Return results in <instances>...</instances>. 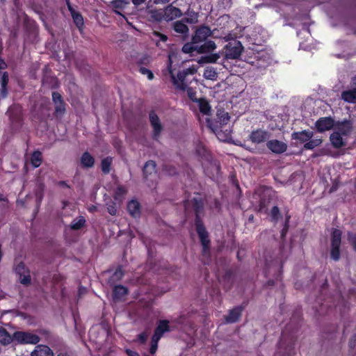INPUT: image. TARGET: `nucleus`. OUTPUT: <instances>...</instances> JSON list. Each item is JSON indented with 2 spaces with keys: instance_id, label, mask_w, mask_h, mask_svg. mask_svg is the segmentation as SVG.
Wrapping results in <instances>:
<instances>
[{
  "instance_id": "nucleus-1",
  "label": "nucleus",
  "mask_w": 356,
  "mask_h": 356,
  "mask_svg": "<svg viewBox=\"0 0 356 356\" xmlns=\"http://www.w3.org/2000/svg\"><path fill=\"white\" fill-rule=\"evenodd\" d=\"M176 55L175 54H170L168 56V72L170 74L174 86L179 89L184 90L186 88L187 83L185 80V77L188 74H193L197 72V68L195 66H192L178 73L177 76L174 74V70L172 68V63Z\"/></svg>"
},
{
  "instance_id": "nucleus-2",
  "label": "nucleus",
  "mask_w": 356,
  "mask_h": 356,
  "mask_svg": "<svg viewBox=\"0 0 356 356\" xmlns=\"http://www.w3.org/2000/svg\"><path fill=\"white\" fill-rule=\"evenodd\" d=\"M216 47V43L211 40L206 41L201 45L197 44V54H209L207 56L201 57L198 60V63L200 64L216 63L220 58V53L212 54Z\"/></svg>"
},
{
  "instance_id": "nucleus-3",
  "label": "nucleus",
  "mask_w": 356,
  "mask_h": 356,
  "mask_svg": "<svg viewBox=\"0 0 356 356\" xmlns=\"http://www.w3.org/2000/svg\"><path fill=\"white\" fill-rule=\"evenodd\" d=\"M225 58L227 59L238 58L242 52V45L240 42L234 40L225 47Z\"/></svg>"
},
{
  "instance_id": "nucleus-4",
  "label": "nucleus",
  "mask_w": 356,
  "mask_h": 356,
  "mask_svg": "<svg viewBox=\"0 0 356 356\" xmlns=\"http://www.w3.org/2000/svg\"><path fill=\"white\" fill-rule=\"evenodd\" d=\"M13 339L18 343L35 344L39 341V337L36 334L25 332H16L13 334Z\"/></svg>"
},
{
  "instance_id": "nucleus-5",
  "label": "nucleus",
  "mask_w": 356,
  "mask_h": 356,
  "mask_svg": "<svg viewBox=\"0 0 356 356\" xmlns=\"http://www.w3.org/2000/svg\"><path fill=\"white\" fill-rule=\"evenodd\" d=\"M341 232L335 229L332 232L331 241V257L334 260L339 258V246L341 244Z\"/></svg>"
},
{
  "instance_id": "nucleus-6",
  "label": "nucleus",
  "mask_w": 356,
  "mask_h": 356,
  "mask_svg": "<svg viewBox=\"0 0 356 356\" xmlns=\"http://www.w3.org/2000/svg\"><path fill=\"white\" fill-rule=\"evenodd\" d=\"M143 173L147 180L151 181H156L157 179V172L156 170V163L153 161H147L143 168Z\"/></svg>"
},
{
  "instance_id": "nucleus-7",
  "label": "nucleus",
  "mask_w": 356,
  "mask_h": 356,
  "mask_svg": "<svg viewBox=\"0 0 356 356\" xmlns=\"http://www.w3.org/2000/svg\"><path fill=\"white\" fill-rule=\"evenodd\" d=\"M15 272L19 275V279L22 284H29L30 283V273L23 263H19L16 266Z\"/></svg>"
},
{
  "instance_id": "nucleus-8",
  "label": "nucleus",
  "mask_w": 356,
  "mask_h": 356,
  "mask_svg": "<svg viewBox=\"0 0 356 356\" xmlns=\"http://www.w3.org/2000/svg\"><path fill=\"white\" fill-rule=\"evenodd\" d=\"M196 102L202 115V118L204 117L207 125L211 126V122L209 118L211 113V106L209 102L204 99H199Z\"/></svg>"
},
{
  "instance_id": "nucleus-9",
  "label": "nucleus",
  "mask_w": 356,
  "mask_h": 356,
  "mask_svg": "<svg viewBox=\"0 0 356 356\" xmlns=\"http://www.w3.org/2000/svg\"><path fill=\"white\" fill-rule=\"evenodd\" d=\"M316 127L320 132H323L334 128L335 123L331 118H321L316 122Z\"/></svg>"
},
{
  "instance_id": "nucleus-10",
  "label": "nucleus",
  "mask_w": 356,
  "mask_h": 356,
  "mask_svg": "<svg viewBox=\"0 0 356 356\" xmlns=\"http://www.w3.org/2000/svg\"><path fill=\"white\" fill-rule=\"evenodd\" d=\"M211 35L210 29L207 26H202L197 29L193 37V43H200Z\"/></svg>"
},
{
  "instance_id": "nucleus-11",
  "label": "nucleus",
  "mask_w": 356,
  "mask_h": 356,
  "mask_svg": "<svg viewBox=\"0 0 356 356\" xmlns=\"http://www.w3.org/2000/svg\"><path fill=\"white\" fill-rule=\"evenodd\" d=\"M196 228L199 237L202 242V246L204 249L206 250L207 248H208L209 244V240L208 238L207 232L199 220H197L196 222Z\"/></svg>"
},
{
  "instance_id": "nucleus-12",
  "label": "nucleus",
  "mask_w": 356,
  "mask_h": 356,
  "mask_svg": "<svg viewBox=\"0 0 356 356\" xmlns=\"http://www.w3.org/2000/svg\"><path fill=\"white\" fill-rule=\"evenodd\" d=\"M169 330L168 321H161L158 325L154 334L153 335V342L158 343L162 334Z\"/></svg>"
},
{
  "instance_id": "nucleus-13",
  "label": "nucleus",
  "mask_w": 356,
  "mask_h": 356,
  "mask_svg": "<svg viewBox=\"0 0 356 356\" xmlns=\"http://www.w3.org/2000/svg\"><path fill=\"white\" fill-rule=\"evenodd\" d=\"M268 147L275 153H282L286 149V145L277 140H270L267 143Z\"/></svg>"
},
{
  "instance_id": "nucleus-14",
  "label": "nucleus",
  "mask_w": 356,
  "mask_h": 356,
  "mask_svg": "<svg viewBox=\"0 0 356 356\" xmlns=\"http://www.w3.org/2000/svg\"><path fill=\"white\" fill-rule=\"evenodd\" d=\"M352 129V124L348 121L337 122L334 125V131H339L341 135L346 136L348 134Z\"/></svg>"
},
{
  "instance_id": "nucleus-15",
  "label": "nucleus",
  "mask_w": 356,
  "mask_h": 356,
  "mask_svg": "<svg viewBox=\"0 0 356 356\" xmlns=\"http://www.w3.org/2000/svg\"><path fill=\"white\" fill-rule=\"evenodd\" d=\"M212 131L215 133L217 138L220 141H228L230 138V130L229 129H226L225 131H222L220 128L218 127H213L212 124L211 126H208Z\"/></svg>"
},
{
  "instance_id": "nucleus-16",
  "label": "nucleus",
  "mask_w": 356,
  "mask_h": 356,
  "mask_svg": "<svg viewBox=\"0 0 356 356\" xmlns=\"http://www.w3.org/2000/svg\"><path fill=\"white\" fill-rule=\"evenodd\" d=\"M52 99L55 104L56 113L62 115L65 112V105L61 99V96L58 92H53Z\"/></svg>"
},
{
  "instance_id": "nucleus-17",
  "label": "nucleus",
  "mask_w": 356,
  "mask_h": 356,
  "mask_svg": "<svg viewBox=\"0 0 356 356\" xmlns=\"http://www.w3.org/2000/svg\"><path fill=\"white\" fill-rule=\"evenodd\" d=\"M313 136V133L309 131H302L299 132H295L292 134V138L294 140H297L300 143H307L312 137Z\"/></svg>"
},
{
  "instance_id": "nucleus-18",
  "label": "nucleus",
  "mask_w": 356,
  "mask_h": 356,
  "mask_svg": "<svg viewBox=\"0 0 356 356\" xmlns=\"http://www.w3.org/2000/svg\"><path fill=\"white\" fill-rule=\"evenodd\" d=\"M149 120L154 130V134L155 136H156L160 134L162 129L160 120L158 116L154 112L149 113Z\"/></svg>"
},
{
  "instance_id": "nucleus-19",
  "label": "nucleus",
  "mask_w": 356,
  "mask_h": 356,
  "mask_svg": "<svg viewBox=\"0 0 356 356\" xmlns=\"http://www.w3.org/2000/svg\"><path fill=\"white\" fill-rule=\"evenodd\" d=\"M51 350L46 346H38L31 353V356H53Z\"/></svg>"
},
{
  "instance_id": "nucleus-20",
  "label": "nucleus",
  "mask_w": 356,
  "mask_h": 356,
  "mask_svg": "<svg viewBox=\"0 0 356 356\" xmlns=\"http://www.w3.org/2000/svg\"><path fill=\"white\" fill-rule=\"evenodd\" d=\"M268 138V135L266 131L257 130L253 131L250 135V139L253 143H259L264 142Z\"/></svg>"
},
{
  "instance_id": "nucleus-21",
  "label": "nucleus",
  "mask_w": 356,
  "mask_h": 356,
  "mask_svg": "<svg viewBox=\"0 0 356 356\" xmlns=\"http://www.w3.org/2000/svg\"><path fill=\"white\" fill-rule=\"evenodd\" d=\"M332 145L336 147L339 148L344 145V142L342 138V135L339 131H334L330 137Z\"/></svg>"
},
{
  "instance_id": "nucleus-22",
  "label": "nucleus",
  "mask_w": 356,
  "mask_h": 356,
  "mask_svg": "<svg viewBox=\"0 0 356 356\" xmlns=\"http://www.w3.org/2000/svg\"><path fill=\"white\" fill-rule=\"evenodd\" d=\"M127 209L129 213L134 217H137L140 215V204L136 200H131L128 203Z\"/></svg>"
},
{
  "instance_id": "nucleus-23",
  "label": "nucleus",
  "mask_w": 356,
  "mask_h": 356,
  "mask_svg": "<svg viewBox=\"0 0 356 356\" xmlns=\"http://www.w3.org/2000/svg\"><path fill=\"white\" fill-rule=\"evenodd\" d=\"M341 98L348 103H356V89L346 90L342 92Z\"/></svg>"
},
{
  "instance_id": "nucleus-24",
  "label": "nucleus",
  "mask_w": 356,
  "mask_h": 356,
  "mask_svg": "<svg viewBox=\"0 0 356 356\" xmlns=\"http://www.w3.org/2000/svg\"><path fill=\"white\" fill-rule=\"evenodd\" d=\"M241 314V309L239 307L234 308L229 313L228 316L226 317V322L227 323H235L236 322Z\"/></svg>"
},
{
  "instance_id": "nucleus-25",
  "label": "nucleus",
  "mask_w": 356,
  "mask_h": 356,
  "mask_svg": "<svg viewBox=\"0 0 356 356\" xmlns=\"http://www.w3.org/2000/svg\"><path fill=\"white\" fill-rule=\"evenodd\" d=\"M95 159L88 152H85L81 157V163L83 167L90 168L93 166Z\"/></svg>"
},
{
  "instance_id": "nucleus-26",
  "label": "nucleus",
  "mask_w": 356,
  "mask_h": 356,
  "mask_svg": "<svg viewBox=\"0 0 356 356\" xmlns=\"http://www.w3.org/2000/svg\"><path fill=\"white\" fill-rule=\"evenodd\" d=\"M203 76L208 80L216 81L218 79V72L212 67H207L204 69Z\"/></svg>"
},
{
  "instance_id": "nucleus-27",
  "label": "nucleus",
  "mask_w": 356,
  "mask_h": 356,
  "mask_svg": "<svg viewBox=\"0 0 356 356\" xmlns=\"http://www.w3.org/2000/svg\"><path fill=\"white\" fill-rule=\"evenodd\" d=\"M13 339L8 332L2 327H0V343L3 345L10 343Z\"/></svg>"
},
{
  "instance_id": "nucleus-28",
  "label": "nucleus",
  "mask_w": 356,
  "mask_h": 356,
  "mask_svg": "<svg viewBox=\"0 0 356 356\" xmlns=\"http://www.w3.org/2000/svg\"><path fill=\"white\" fill-rule=\"evenodd\" d=\"M68 7H69L70 10L71 11L72 17L73 20H74V23L76 24V26L79 29H81L83 26V19L82 16L79 13H78L75 12L74 10H72L69 4H68Z\"/></svg>"
},
{
  "instance_id": "nucleus-29",
  "label": "nucleus",
  "mask_w": 356,
  "mask_h": 356,
  "mask_svg": "<svg viewBox=\"0 0 356 356\" xmlns=\"http://www.w3.org/2000/svg\"><path fill=\"white\" fill-rule=\"evenodd\" d=\"M217 117L218 122L221 125H227L230 120V116L229 113L225 111H218Z\"/></svg>"
},
{
  "instance_id": "nucleus-30",
  "label": "nucleus",
  "mask_w": 356,
  "mask_h": 356,
  "mask_svg": "<svg viewBox=\"0 0 356 356\" xmlns=\"http://www.w3.org/2000/svg\"><path fill=\"white\" fill-rule=\"evenodd\" d=\"M181 13L180 11V10L175 7L169 6L165 10V15H166L167 18H168L170 19H172L174 17H178L181 16Z\"/></svg>"
},
{
  "instance_id": "nucleus-31",
  "label": "nucleus",
  "mask_w": 356,
  "mask_h": 356,
  "mask_svg": "<svg viewBox=\"0 0 356 356\" xmlns=\"http://www.w3.org/2000/svg\"><path fill=\"white\" fill-rule=\"evenodd\" d=\"M31 162L33 167L37 168L42 163V155L40 152H34L31 157Z\"/></svg>"
},
{
  "instance_id": "nucleus-32",
  "label": "nucleus",
  "mask_w": 356,
  "mask_h": 356,
  "mask_svg": "<svg viewBox=\"0 0 356 356\" xmlns=\"http://www.w3.org/2000/svg\"><path fill=\"white\" fill-rule=\"evenodd\" d=\"M113 293L115 298L121 299L127 293V289L123 286H116L114 288Z\"/></svg>"
},
{
  "instance_id": "nucleus-33",
  "label": "nucleus",
  "mask_w": 356,
  "mask_h": 356,
  "mask_svg": "<svg viewBox=\"0 0 356 356\" xmlns=\"http://www.w3.org/2000/svg\"><path fill=\"white\" fill-rule=\"evenodd\" d=\"M322 143L321 138L310 139L305 144V147L308 149H312L316 147L319 146Z\"/></svg>"
},
{
  "instance_id": "nucleus-34",
  "label": "nucleus",
  "mask_w": 356,
  "mask_h": 356,
  "mask_svg": "<svg viewBox=\"0 0 356 356\" xmlns=\"http://www.w3.org/2000/svg\"><path fill=\"white\" fill-rule=\"evenodd\" d=\"M197 43H193V41L192 40L191 43H187L184 45L182 51L186 54H191L195 51L197 52Z\"/></svg>"
},
{
  "instance_id": "nucleus-35",
  "label": "nucleus",
  "mask_w": 356,
  "mask_h": 356,
  "mask_svg": "<svg viewBox=\"0 0 356 356\" xmlns=\"http://www.w3.org/2000/svg\"><path fill=\"white\" fill-rule=\"evenodd\" d=\"M174 29L176 32L180 33H184L188 31L187 26L181 22H175L174 25Z\"/></svg>"
},
{
  "instance_id": "nucleus-36",
  "label": "nucleus",
  "mask_w": 356,
  "mask_h": 356,
  "mask_svg": "<svg viewBox=\"0 0 356 356\" xmlns=\"http://www.w3.org/2000/svg\"><path fill=\"white\" fill-rule=\"evenodd\" d=\"M8 75L6 72L3 73V76H2V78H1V87H2V89H1V95L3 97H5L6 95V85L8 83Z\"/></svg>"
},
{
  "instance_id": "nucleus-37",
  "label": "nucleus",
  "mask_w": 356,
  "mask_h": 356,
  "mask_svg": "<svg viewBox=\"0 0 356 356\" xmlns=\"http://www.w3.org/2000/svg\"><path fill=\"white\" fill-rule=\"evenodd\" d=\"M85 222V219L83 217H79L72 222L71 228L74 229H79L84 225Z\"/></svg>"
},
{
  "instance_id": "nucleus-38",
  "label": "nucleus",
  "mask_w": 356,
  "mask_h": 356,
  "mask_svg": "<svg viewBox=\"0 0 356 356\" xmlns=\"http://www.w3.org/2000/svg\"><path fill=\"white\" fill-rule=\"evenodd\" d=\"M111 165V159L107 157L102 161V169L104 172L108 173L110 171V167Z\"/></svg>"
},
{
  "instance_id": "nucleus-39",
  "label": "nucleus",
  "mask_w": 356,
  "mask_h": 356,
  "mask_svg": "<svg viewBox=\"0 0 356 356\" xmlns=\"http://www.w3.org/2000/svg\"><path fill=\"white\" fill-rule=\"evenodd\" d=\"M197 154L199 155H202L207 159V150L205 149L204 145L202 143H198L196 147Z\"/></svg>"
},
{
  "instance_id": "nucleus-40",
  "label": "nucleus",
  "mask_w": 356,
  "mask_h": 356,
  "mask_svg": "<svg viewBox=\"0 0 356 356\" xmlns=\"http://www.w3.org/2000/svg\"><path fill=\"white\" fill-rule=\"evenodd\" d=\"M140 72L144 75H146L149 80H152L154 78L153 73L145 67H140Z\"/></svg>"
},
{
  "instance_id": "nucleus-41",
  "label": "nucleus",
  "mask_w": 356,
  "mask_h": 356,
  "mask_svg": "<svg viewBox=\"0 0 356 356\" xmlns=\"http://www.w3.org/2000/svg\"><path fill=\"white\" fill-rule=\"evenodd\" d=\"M126 193V190L123 188V187H118L117 188V191H116V193H115V200H120L121 196H122L123 195H124Z\"/></svg>"
},
{
  "instance_id": "nucleus-42",
  "label": "nucleus",
  "mask_w": 356,
  "mask_h": 356,
  "mask_svg": "<svg viewBox=\"0 0 356 356\" xmlns=\"http://www.w3.org/2000/svg\"><path fill=\"white\" fill-rule=\"evenodd\" d=\"M187 93L189 97V98L193 100V102H197L198 99L196 98V93L191 88H187Z\"/></svg>"
},
{
  "instance_id": "nucleus-43",
  "label": "nucleus",
  "mask_w": 356,
  "mask_h": 356,
  "mask_svg": "<svg viewBox=\"0 0 356 356\" xmlns=\"http://www.w3.org/2000/svg\"><path fill=\"white\" fill-rule=\"evenodd\" d=\"M348 240L356 251V235L350 234L348 235Z\"/></svg>"
},
{
  "instance_id": "nucleus-44",
  "label": "nucleus",
  "mask_w": 356,
  "mask_h": 356,
  "mask_svg": "<svg viewBox=\"0 0 356 356\" xmlns=\"http://www.w3.org/2000/svg\"><path fill=\"white\" fill-rule=\"evenodd\" d=\"M279 209L277 207H274L271 210V215L274 219H277L279 215Z\"/></svg>"
},
{
  "instance_id": "nucleus-45",
  "label": "nucleus",
  "mask_w": 356,
  "mask_h": 356,
  "mask_svg": "<svg viewBox=\"0 0 356 356\" xmlns=\"http://www.w3.org/2000/svg\"><path fill=\"white\" fill-rule=\"evenodd\" d=\"M147 338V335L145 333H142L138 336V341L140 343H144Z\"/></svg>"
},
{
  "instance_id": "nucleus-46",
  "label": "nucleus",
  "mask_w": 356,
  "mask_h": 356,
  "mask_svg": "<svg viewBox=\"0 0 356 356\" xmlns=\"http://www.w3.org/2000/svg\"><path fill=\"white\" fill-rule=\"evenodd\" d=\"M156 348H157V343H154L153 342V339H152V346H151V348H150V353L152 354H154L156 352Z\"/></svg>"
},
{
  "instance_id": "nucleus-47",
  "label": "nucleus",
  "mask_w": 356,
  "mask_h": 356,
  "mask_svg": "<svg viewBox=\"0 0 356 356\" xmlns=\"http://www.w3.org/2000/svg\"><path fill=\"white\" fill-rule=\"evenodd\" d=\"M122 3V0H114L113 1H112V4L115 8L120 7Z\"/></svg>"
},
{
  "instance_id": "nucleus-48",
  "label": "nucleus",
  "mask_w": 356,
  "mask_h": 356,
  "mask_svg": "<svg viewBox=\"0 0 356 356\" xmlns=\"http://www.w3.org/2000/svg\"><path fill=\"white\" fill-rule=\"evenodd\" d=\"M126 352L129 356H138V353L135 351L127 350Z\"/></svg>"
},
{
  "instance_id": "nucleus-49",
  "label": "nucleus",
  "mask_w": 356,
  "mask_h": 356,
  "mask_svg": "<svg viewBox=\"0 0 356 356\" xmlns=\"http://www.w3.org/2000/svg\"><path fill=\"white\" fill-rule=\"evenodd\" d=\"M108 212L111 215H115L116 213V209L114 207L108 208Z\"/></svg>"
},
{
  "instance_id": "nucleus-50",
  "label": "nucleus",
  "mask_w": 356,
  "mask_h": 356,
  "mask_svg": "<svg viewBox=\"0 0 356 356\" xmlns=\"http://www.w3.org/2000/svg\"><path fill=\"white\" fill-rule=\"evenodd\" d=\"M6 67V63L3 60L0 59V70L4 69Z\"/></svg>"
},
{
  "instance_id": "nucleus-51",
  "label": "nucleus",
  "mask_w": 356,
  "mask_h": 356,
  "mask_svg": "<svg viewBox=\"0 0 356 356\" xmlns=\"http://www.w3.org/2000/svg\"><path fill=\"white\" fill-rule=\"evenodd\" d=\"M145 0H132L133 3L136 5H139L143 3Z\"/></svg>"
},
{
  "instance_id": "nucleus-52",
  "label": "nucleus",
  "mask_w": 356,
  "mask_h": 356,
  "mask_svg": "<svg viewBox=\"0 0 356 356\" xmlns=\"http://www.w3.org/2000/svg\"><path fill=\"white\" fill-rule=\"evenodd\" d=\"M170 0H155V2L156 3H167V2H169Z\"/></svg>"
},
{
  "instance_id": "nucleus-53",
  "label": "nucleus",
  "mask_w": 356,
  "mask_h": 356,
  "mask_svg": "<svg viewBox=\"0 0 356 356\" xmlns=\"http://www.w3.org/2000/svg\"><path fill=\"white\" fill-rule=\"evenodd\" d=\"M159 36H160L161 40H163V41H166L167 40V37L165 35H162V34H159Z\"/></svg>"
},
{
  "instance_id": "nucleus-54",
  "label": "nucleus",
  "mask_w": 356,
  "mask_h": 356,
  "mask_svg": "<svg viewBox=\"0 0 356 356\" xmlns=\"http://www.w3.org/2000/svg\"><path fill=\"white\" fill-rule=\"evenodd\" d=\"M85 291H86L85 288H80L79 290V295H81V294L83 293Z\"/></svg>"
},
{
  "instance_id": "nucleus-55",
  "label": "nucleus",
  "mask_w": 356,
  "mask_h": 356,
  "mask_svg": "<svg viewBox=\"0 0 356 356\" xmlns=\"http://www.w3.org/2000/svg\"><path fill=\"white\" fill-rule=\"evenodd\" d=\"M213 167L215 168V169H216V170H218V166L217 165V164H216V163H214V164H213Z\"/></svg>"
},
{
  "instance_id": "nucleus-56",
  "label": "nucleus",
  "mask_w": 356,
  "mask_h": 356,
  "mask_svg": "<svg viewBox=\"0 0 356 356\" xmlns=\"http://www.w3.org/2000/svg\"><path fill=\"white\" fill-rule=\"evenodd\" d=\"M118 273H120L121 275V270H120L119 271H116L115 272V275H118Z\"/></svg>"
}]
</instances>
